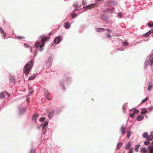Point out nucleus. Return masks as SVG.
Returning <instances> with one entry per match:
<instances>
[{"instance_id":"nucleus-1","label":"nucleus","mask_w":153,"mask_h":153,"mask_svg":"<svg viewBox=\"0 0 153 153\" xmlns=\"http://www.w3.org/2000/svg\"><path fill=\"white\" fill-rule=\"evenodd\" d=\"M49 39L48 37H42L41 42H36L35 43V45L36 48H38L39 47L40 48L39 51H42L43 48L44 46V43L45 42L47 41Z\"/></svg>"},{"instance_id":"nucleus-2","label":"nucleus","mask_w":153,"mask_h":153,"mask_svg":"<svg viewBox=\"0 0 153 153\" xmlns=\"http://www.w3.org/2000/svg\"><path fill=\"white\" fill-rule=\"evenodd\" d=\"M33 66V61H31L28 62L24 66L23 69V72L26 75H27L29 72L30 71Z\"/></svg>"},{"instance_id":"nucleus-3","label":"nucleus","mask_w":153,"mask_h":153,"mask_svg":"<svg viewBox=\"0 0 153 153\" xmlns=\"http://www.w3.org/2000/svg\"><path fill=\"white\" fill-rule=\"evenodd\" d=\"M9 97V95L7 92H1L0 94V97L2 99L7 98Z\"/></svg>"},{"instance_id":"nucleus-4","label":"nucleus","mask_w":153,"mask_h":153,"mask_svg":"<svg viewBox=\"0 0 153 153\" xmlns=\"http://www.w3.org/2000/svg\"><path fill=\"white\" fill-rule=\"evenodd\" d=\"M130 111V115H134L137 114L139 112V111L135 108H133Z\"/></svg>"},{"instance_id":"nucleus-5","label":"nucleus","mask_w":153,"mask_h":153,"mask_svg":"<svg viewBox=\"0 0 153 153\" xmlns=\"http://www.w3.org/2000/svg\"><path fill=\"white\" fill-rule=\"evenodd\" d=\"M96 4H94L89 5L86 7L87 10L91 9V8H94L96 6Z\"/></svg>"},{"instance_id":"nucleus-6","label":"nucleus","mask_w":153,"mask_h":153,"mask_svg":"<svg viewBox=\"0 0 153 153\" xmlns=\"http://www.w3.org/2000/svg\"><path fill=\"white\" fill-rule=\"evenodd\" d=\"M105 29L103 28H96V30L98 32H103Z\"/></svg>"},{"instance_id":"nucleus-7","label":"nucleus","mask_w":153,"mask_h":153,"mask_svg":"<svg viewBox=\"0 0 153 153\" xmlns=\"http://www.w3.org/2000/svg\"><path fill=\"white\" fill-rule=\"evenodd\" d=\"M61 40L60 37H57L56 38L54 39L55 42L57 44L59 43Z\"/></svg>"},{"instance_id":"nucleus-8","label":"nucleus","mask_w":153,"mask_h":153,"mask_svg":"<svg viewBox=\"0 0 153 153\" xmlns=\"http://www.w3.org/2000/svg\"><path fill=\"white\" fill-rule=\"evenodd\" d=\"M131 143L130 142H128L126 146L125 149H129L131 147Z\"/></svg>"},{"instance_id":"nucleus-9","label":"nucleus","mask_w":153,"mask_h":153,"mask_svg":"<svg viewBox=\"0 0 153 153\" xmlns=\"http://www.w3.org/2000/svg\"><path fill=\"white\" fill-rule=\"evenodd\" d=\"M125 129L126 128L124 126H122L121 128V130L122 131V134H124L126 133V132L125 131Z\"/></svg>"},{"instance_id":"nucleus-10","label":"nucleus","mask_w":153,"mask_h":153,"mask_svg":"<svg viewBox=\"0 0 153 153\" xmlns=\"http://www.w3.org/2000/svg\"><path fill=\"white\" fill-rule=\"evenodd\" d=\"M147 112H149L146 108H143L141 110V113L142 114H146Z\"/></svg>"},{"instance_id":"nucleus-11","label":"nucleus","mask_w":153,"mask_h":153,"mask_svg":"<svg viewBox=\"0 0 153 153\" xmlns=\"http://www.w3.org/2000/svg\"><path fill=\"white\" fill-rule=\"evenodd\" d=\"M10 82L13 84H14L15 82V81L14 78L12 76L10 77Z\"/></svg>"},{"instance_id":"nucleus-12","label":"nucleus","mask_w":153,"mask_h":153,"mask_svg":"<svg viewBox=\"0 0 153 153\" xmlns=\"http://www.w3.org/2000/svg\"><path fill=\"white\" fill-rule=\"evenodd\" d=\"M0 32L1 33L3 34L4 38L6 36V33L4 32L3 30L1 27H0Z\"/></svg>"},{"instance_id":"nucleus-13","label":"nucleus","mask_w":153,"mask_h":153,"mask_svg":"<svg viewBox=\"0 0 153 153\" xmlns=\"http://www.w3.org/2000/svg\"><path fill=\"white\" fill-rule=\"evenodd\" d=\"M151 30L149 31L143 35V36L144 37H147L149 36L151 33Z\"/></svg>"},{"instance_id":"nucleus-14","label":"nucleus","mask_w":153,"mask_h":153,"mask_svg":"<svg viewBox=\"0 0 153 153\" xmlns=\"http://www.w3.org/2000/svg\"><path fill=\"white\" fill-rule=\"evenodd\" d=\"M65 27L66 29H68L70 26V25L69 23L68 22H65L64 23Z\"/></svg>"},{"instance_id":"nucleus-15","label":"nucleus","mask_w":153,"mask_h":153,"mask_svg":"<svg viewBox=\"0 0 153 153\" xmlns=\"http://www.w3.org/2000/svg\"><path fill=\"white\" fill-rule=\"evenodd\" d=\"M143 115H139V116L137 117V120L138 121H140L142 120L143 118Z\"/></svg>"},{"instance_id":"nucleus-16","label":"nucleus","mask_w":153,"mask_h":153,"mask_svg":"<svg viewBox=\"0 0 153 153\" xmlns=\"http://www.w3.org/2000/svg\"><path fill=\"white\" fill-rule=\"evenodd\" d=\"M140 145H136L135 147V151L136 152H138V149L140 147Z\"/></svg>"},{"instance_id":"nucleus-17","label":"nucleus","mask_w":153,"mask_h":153,"mask_svg":"<svg viewBox=\"0 0 153 153\" xmlns=\"http://www.w3.org/2000/svg\"><path fill=\"white\" fill-rule=\"evenodd\" d=\"M122 144H123L121 142H119L118 144H117V149L118 150L122 146Z\"/></svg>"},{"instance_id":"nucleus-18","label":"nucleus","mask_w":153,"mask_h":153,"mask_svg":"<svg viewBox=\"0 0 153 153\" xmlns=\"http://www.w3.org/2000/svg\"><path fill=\"white\" fill-rule=\"evenodd\" d=\"M52 62L50 61H48L46 63V65L48 67H50L51 65Z\"/></svg>"},{"instance_id":"nucleus-19","label":"nucleus","mask_w":153,"mask_h":153,"mask_svg":"<svg viewBox=\"0 0 153 153\" xmlns=\"http://www.w3.org/2000/svg\"><path fill=\"white\" fill-rule=\"evenodd\" d=\"M48 125V122L47 121H46L44 124V125L43 126V129H45V128H46V127H47V126Z\"/></svg>"},{"instance_id":"nucleus-20","label":"nucleus","mask_w":153,"mask_h":153,"mask_svg":"<svg viewBox=\"0 0 153 153\" xmlns=\"http://www.w3.org/2000/svg\"><path fill=\"white\" fill-rule=\"evenodd\" d=\"M141 152L143 153H146L147 152V150L146 149L144 148H143L141 149Z\"/></svg>"},{"instance_id":"nucleus-21","label":"nucleus","mask_w":153,"mask_h":153,"mask_svg":"<svg viewBox=\"0 0 153 153\" xmlns=\"http://www.w3.org/2000/svg\"><path fill=\"white\" fill-rule=\"evenodd\" d=\"M153 64V57L150 60V64L149 65L150 66H152Z\"/></svg>"},{"instance_id":"nucleus-22","label":"nucleus","mask_w":153,"mask_h":153,"mask_svg":"<svg viewBox=\"0 0 153 153\" xmlns=\"http://www.w3.org/2000/svg\"><path fill=\"white\" fill-rule=\"evenodd\" d=\"M35 74H34L33 75H32L31 76H30L29 78V79L30 80H32L35 77Z\"/></svg>"},{"instance_id":"nucleus-23","label":"nucleus","mask_w":153,"mask_h":153,"mask_svg":"<svg viewBox=\"0 0 153 153\" xmlns=\"http://www.w3.org/2000/svg\"><path fill=\"white\" fill-rule=\"evenodd\" d=\"M149 153H153V147H151L150 148V147H149Z\"/></svg>"},{"instance_id":"nucleus-24","label":"nucleus","mask_w":153,"mask_h":153,"mask_svg":"<svg viewBox=\"0 0 153 153\" xmlns=\"http://www.w3.org/2000/svg\"><path fill=\"white\" fill-rule=\"evenodd\" d=\"M131 132L130 131H129L128 132L127 136V137H128V139L129 138L131 135Z\"/></svg>"},{"instance_id":"nucleus-25","label":"nucleus","mask_w":153,"mask_h":153,"mask_svg":"<svg viewBox=\"0 0 153 153\" xmlns=\"http://www.w3.org/2000/svg\"><path fill=\"white\" fill-rule=\"evenodd\" d=\"M152 88V85H149L148 87V90L149 91L151 90Z\"/></svg>"},{"instance_id":"nucleus-26","label":"nucleus","mask_w":153,"mask_h":153,"mask_svg":"<svg viewBox=\"0 0 153 153\" xmlns=\"http://www.w3.org/2000/svg\"><path fill=\"white\" fill-rule=\"evenodd\" d=\"M44 92H45V95H47V94L48 93H49L48 92V90L47 89H44Z\"/></svg>"},{"instance_id":"nucleus-27","label":"nucleus","mask_w":153,"mask_h":153,"mask_svg":"<svg viewBox=\"0 0 153 153\" xmlns=\"http://www.w3.org/2000/svg\"><path fill=\"white\" fill-rule=\"evenodd\" d=\"M16 38L17 39H24L25 38V37L24 36H16Z\"/></svg>"},{"instance_id":"nucleus-28","label":"nucleus","mask_w":153,"mask_h":153,"mask_svg":"<svg viewBox=\"0 0 153 153\" xmlns=\"http://www.w3.org/2000/svg\"><path fill=\"white\" fill-rule=\"evenodd\" d=\"M46 97L47 98L48 100H50L51 99V98H50V95L49 93H48L47 94V95H45Z\"/></svg>"},{"instance_id":"nucleus-29","label":"nucleus","mask_w":153,"mask_h":153,"mask_svg":"<svg viewBox=\"0 0 153 153\" xmlns=\"http://www.w3.org/2000/svg\"><path fill=\"white\" fill-rule=\"evenodd\" d=\"M148 136V133L146 132H145L143 134V136L144 138H146Z\"/></svg>"},{"instance_id":"nucleus-30","label":"nucleus","mask_w":153,"mask_h":153,"mask_svg":"<svg viewBox=\"0 0 153 153\" xmlns=\"http://www.w3.org/2000/svg\"><path fill=\"white\" fill-rule=\"evenodd\" d=\"M148 99V97H146V98L145 99H144L143 100L142 102H141V103H143L144 102H145L146 101H147Z\"/></svg>"},{"instance_id":"nucleus-31","label":"nucleus","mask_w":153,"mask_h":153,"mask_svg":"<svg viewBox=\"0 0 153 153\" xmlns=\"http://www.w3.org/2000/svg\"><path fill=\"white\" fill-rule=\"evenodd\" d=\"M77 15L75 13H73L71 14V16L73 18H74L76 17Z\"/></svg>"},{"instance_id":"nucleus-32","label":"nucleus","mask_w":153,"mask_h":153,"mask_svg":"<svg viewBox=\"0 0 153 153\" xmlns=\"http://www.w3.org/2000/svg\"><path fill=\"white\" fill-rule=\"evenodd\" d=\"M147 24L149 27H153V23L152 22L151 24L150 23H148Z\"/></svg>"},{"instance_id":"nucleus-33","label":"nucleus","mask_w":153,"mask_h":153,"mask_svg":"<svg viewBox=\"0 0 153 153\" xmlns=\"http://www.w3.org/2000/svg\"><path fill=\"white\" fill-rule=\"evenodd\" d=\"M54 111L53 110H51V112L49 113V115H52L54 114Z\"/></svg>"},{"instance_id":"nucleus-34","label":"nucleus","mask_w":153,"mask_h":153,"mask_svg":"<svg viewBox=\"0 0 153 153\" xmlns=\"http://www.w3.org/2000/svg\"><path fill=\"white\" fill-rule=\"evenodd\" d=\"M45 120V117H41L40 119H39V121L41 122H42L43 121H44V120Z\"/></svg>"},{"instance_id":"nucleus-35","label":"nucleus","mask_w":153,"mask_h":153,"mask_svg":"<svg viewBox=\"0 0 153 153\" xmlns=\"http://www.w3.org/2000/svg\"><path fill=\"white\" fill-rule=\"evenodd\" d=\"M152 137H151L150 136H149L147 138V140H152Z\"/></svg>"},{"instance_id":"nucleus-36","label":"nucleus","mask_w":153,"mask_h":153,"mask_svg":"<svg viewBox=\"0 0 153 153\" xmlns=\"http://www.w3.org/2000/svg\"><path fill=\"white\" fill-rule=\"evenodd\" d=\"M149 143V141H146L144 142V144L145 145H148Z\"/></svg>"},{"instance_id":"nucleus-37","label":"nucleus","mask_w":153,"mask_h":153,"mask_svg":"<svg viewBox=\"0 0 153 153\" xmlns=\"http://www.w3.org/2000/svg\"><path fill=\"white\" fill-rule=\"evenodd\" d=\"M24 45L25 47H27V48H28L30 46V45H29L28 44H27V43H25Z\"/></svg>"},{"instance_id":"nucleus-38","label":"nucleus","mask_w":153,"mask_h":153,"mask_svg":"<svg viewBox=\"0 0 153 153\" xmlns=\"http://www.w3.org/2000/svg\"><path fill=\"white\" fill-rule=\"evenodd\" d=\"M30 153H35V150L33 149H32Z\"/></svg>"},{"instance_id":"nucleus-39","label":"nucleus","mask_w":153,"mask_h":153,"mask_svg":"<svg viewBox=\"0 0 153 153\" xmlns=\"http://www.w3.org/2000/svg\"><path fill=\"white\" fill-rule=\"evenodd\" d=\"M106 30H107V31L110 33H111V30H109V29H106Z\"/></svg>"},{"instance_id":"nucleus-40","label":"nucleus","mask_w":153,"mask_h":153,"mask_svg":"<svg viewBox=\"0 0 153 153\" xmlns=\"http://www.w3.org/2000/svg\"><path fill=\"white\" fill-rule=\"evenodd\" d=\"M123 44L124 46H126L128 45V43L126 42H124L123 43Z\"/></svg>"},{"instance_id":"nucleus-41","label":"nucleus","mask_w":153,"mask_h":153,"mask_svg":"<svg viewBox=\"0 0 153 153\" xmlns=\"http://www.w3.org/2000/svg\"><path fill=\"white\" fill-rule=\"evenodd\" d=\"M153 108L152 107H151L150 108H149L148 110H147V111H149H149H151L152 109Z\"/></svg>"},{"instance_id":"nucleus-42","label":"nucleus","mask_w":153,"mask_h":153,"mask_svg":"<svg viewBox=\"0 0 153 153\" xmlns=\"http://www.w3.org/2000/svg\"><path fill=\"white\" fill-rule=\"evenodd\" d=\"M122 13H119L118 14V16H119L120 17H121V16H122Z\"/></svg>"},{"instance_id":"nucleus-43","label":"nucleus","mask_w":153,"mask_h":153,"mask_svg":"<svg viewBox=\"0 0 153 153\" xmlns=\"http://www.w3.org/2000/svg\"><path fill=\"white\" fill-rule=\"evenodd\" d=\"M132 148H131L129 151V152L128 153H133V151H132Z\"/></svg>"},{"instance_id":"nucleus-44","label":"nucleus","mask_w":153,"mask_h":153,"mask_svg":"<svg viewBox=\"0 0 153 153\" xmlns=\"http://www.w3.org/2000/svg\"><path fill=\"white\" fill-rule=\"evenodd\" d=\"M106 35L108 37H109V38H111V36L110 35H109V34L107 33Z\"/></svg>"},{"instance_id":"nucleus-45","label":"nucleus","mask_w":153,"mask_h":153,"mask_svg":"<svg viewBox=\"0 0 153 153\" xmlns=\"http://www.w3.org/2000/svg\"><path fill=\"white\" fill-rule=\"evenodd\" d=\"M77 4H75L74 5V7H77Z\"/></svg>"},{"instance_id":"nucleus-46","label":"nucleus","mask_w":153,"mask_h":153,"mask_svg":"<svg viewBox=\"0 0 153 153\" xmlns=\"http://www.w3.org/2000/svg\"><path fill=\"white\" fill-rule=\"evenodd\" d=\"M130 116L131 117V118H133L134 117V115H130Z\"/></svg>"},{"instance_id":"nucleus-47","label":"nucleus","mask_w":153,"mask_h":153,"mask_svg":"<svg viewBox=\"0 0 153 153\" xmlns=\"http://www.w3.org/2000/svg\"><path fill=\"white\" fill-rule=\"evenodd\" d=\"M151 33H153V30H151Z\"/></svg>"},{"instance_id":"nucleus-48","label":"nucleus","mask_w":153,"mask_h":153,"mask_svg":"<svg viewBox=\"0 0 153 153\" xmlns=\"http://www.w3.org/2000/svg\"><path fill=\"white\" fill-rule=\"evenodd\" d=\"M51 34H52V33H49V34L50 35H51Z\"/></svg>"},{"instance_id":"nucleus-49","label":"nucleus","mask_w":153,"mask_h":153,"mask_svg":"<svg viewBox=\"0 0 153 153\" xmlns=\"http://www.w3.org/2000/svg\"><path fill=\"white\" fill-rule=\"evenodd\" d=\"M27 101H28V98H27Z\"/></svg>"},{"instance_id":"nucleus-50","label":"nucleus","mask_w":153,"mask_h":153,"mask_svg":"<svg viewBox=\"0 0 153 153\" xmlns=\"http://www.w3.org/2000/svg\"><path fill=\"white\" fill-rule=\"evenodd\" d=\"M148 65V64H147V63L146 64V66H147V65Z\"/></svg>"},{"instance_id":"nucleus-51","label":"nucleus","mask_w":153,"mask_h":153,"mask_svg":"<svg viewBox=\"0 0 153 153\" xmlns=\"http://www.w3.org/2000/svg\"><path fill=\"white\" fill-rule=\"evenodd\" d=\"M51 117H52V115H51Z\"/></svg>"},{"instance_id":"nucleus-52","label":"nucleus","mask_w":153,"mask_h":153,"mask_svg":"<svg viewBox=\"0 0 153 153\" xmlns=\"http://www.w3.org/2000/svg\"><path fill=\"white\" fill-rule=\"evenodd\" d=\"M34 115H36V114H34Z\"/></svg>"},{"instance_id":"nucleus-53","label":"nucleus","mask_w":153,"mask_h":153,"mask_svg":"<svg viewBox=\"0 0 153 153\" xmlns=\"http://www.w3.org/2000/svg\"><path fill=\"white\" fill-rule=\"evenodd\" d=\"M152 143L153 144V142H152Z\"/></svg>"}]
</instances>
